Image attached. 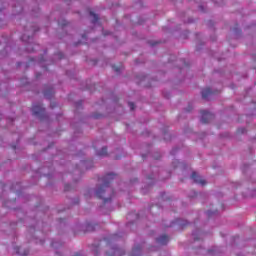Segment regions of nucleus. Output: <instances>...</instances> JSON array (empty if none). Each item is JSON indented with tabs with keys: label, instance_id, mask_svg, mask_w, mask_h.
Returning a JSON list of instances; mask_svg holds the SVG:
<instances>
[{
	"label": "nucleus",
	"instance_id": "f257e3e1",
	"mask_svg": "<svg viewBox=\"0 0 256 256\" xmlns=\"http://www.w3.org/2000/svg\"><path fill=\"white\" fill-rule=\"evenodd\" d=\"M116 175L113 173L107 174L103 178H100V181L102 182V185H100L96 189V197L98 199H104V203H109L111 199L113 198V195H115V190L111 188V181L115 179Z\"/></svg>",
	"mask_w": 256,
	"mask_h": 256
},
{
	"label": "nucleus",
	"instance_id": "f03ea898",
	"mask_svg": "<svg viewBox=\"0 0 256 256\" xmlns=\"http://www.w3.org/2000/svg\"><path fill=\"white\" fill-rule=\"evenodd\" d=\"M32 113L33 115H37L38 117H41L45 115V108H43L42 104H35L32 106Z\"/></svg>",
	"mask_w": 256,
	"mask_h": 256
},
{
	"label": "nucleus",
	"instance_id": "7ed1b4c3",
	"mask_svg": "<svg viewBox=\"0 0 256 256\" xmlns=\"http://www.w3.org/2000/svg\"><path fill=\"white\" fill-rule=\"evenodd\" d=\"M201 113V123H209V121H211V119H213V114H211L209 111L207 110H202L200 111Z\"/></svg>",
	"mask_w": 256,
	"mask_h": 256
},
{
	"label": "nucleus",
	"instance_id": "20e7f679",
	"mask_svg": "<svg viewBox=\"0 0 256 256\" xmlns=\"http://www.w3.org/2000/svg\"><path fill=\"white\" fill-rule=\"evenodd\" d=\"M191 179H193L194 183H198L199 185H207V182L201 179V176H199L197 172H192Z\"/></svg>",
	"mask_w": 256,
	"mask_h": 256
},
{
	"label": "nucleus",
	"instance_id": "39448f33",
	"mask_svg": "<svg viewBox=\"0 0 256 256\" xmlns=\"http://www.w3.org/2000/svg\"><path fill=\"white\" fill-rule=\"evenodd\" d=\"M217 92L211 90V88H204L201 92L202 99H207L211 95H215Z\"/></svg>",
	"mask_w": 256,
	"mask_h": 256
},
{
	"label": "nucleus",
	"instance_id": "423d86ee",
	"mask_svg": "<svg viewBox=\"0 0 256 256\" xmlns=\"http://www.w3.org/2000/svg\"><path fill=\"white\" fill-rule=\"evenodd\" d=\"M156 242L159 243V245H167V243H169V236L162 235L156 239Z\"/></svg>",
	"mask_w": 256,
	"mask_h": 256
},
{
	"label": "nucleus",
	"instance_id": "0eeeda50",
	"mask_svg": "<svg viewBox=\"0 0 256 256\" xmlns=\"http://www.w3.org/2000/svg\"><path fill=\"white\" fill-rule=\"evenodd\" d=\"M53 95H55V90H53L52 87H50L44 91V97H46V99H51V97H53Z\"/></svg>",
	"mask_w": 256,
	"mask_h": 256
},
{
	"label": "nucleus",
	"instance_id": "6e6552de",
	"mask_svg": "<svg viewBox=\"0 0 256 256\" xmlns=\"http://www.w3.org/2000/svg\"><path fill=\"white\" fill-rule=\"evenodd\" d=\"M98 157H107V147H103L97 152Z\"/></svg>",
	"mask_w": 256,
	"mask_h": 256
},
{
	"label": "nucleus",
	"instance_id": "1a4fd4ad",
	"mask_svg": "<svg viewBox=\"0 0 256 256\" xmlns=\"http://www.w3.org/2000/svg\"><path fill=\"white\" fill-rule=\"evenodd\" d=\"M90 16L93 17L92 23H97V21H99V16L93 11H90Z\"/></svg>",
	"mask_w": 256,
	"mask_h": 256
},
{
	"label": "nucleus",
	"instance_id": "9d476101",
	"mask_svg": "<svg viewBox=\"0 0 256 256\" xmlns=\"http://www.w3.org/2000/svg\"><path fill=\"white\" fill-rule=\"evenodd\" d=\"M128 105H129L131 111H135V103L129 102Z\"/></svg>",
	"mask_w": 256,
	"mask_h": 256
},
{
	"label": "nucleus",
	"instance_id": "9b49d317",
	"mask_svg": "<svg viewBox=\"0 0 256 256\" xmlns=\"http://www.w3.org/2000/svg\"><path fill=\"white\" fill-rule=\"evenodd\" d=\"M112 69L115 71V73H119V71H121V67L118 66H112Z\"/></svg>",
	"mask_w": 256,
	"mask_h": 256
},
{
	"label": "nucleus",
	"instance_id": "f8f14e48",
	"mask_svg": "<svg viewBox=\"0 0 256 256\" xmlns=\"http://www.w3.org/2000/svg\"><path fill=\"white\" fill-rule=\"evenodd\" d=\"M64 191H71V185L66 184V185L64 186Z\"/></svg>",
	"mask_w": 256,
	"mask_h": 256
},
{
	"label": "nucleus",
	"instance_id": "ddd939ff",
	"mask_svg": "<svg viewBox=\"0 0 256 256\" xmlns=\"http://www.w3.org/2000/svg\"><path fill=\"white\" fill-rule=\"evenodd\" d=\"M245 131H247L245 128L238 129V133H245Z\"/></svg>",
	"mask_w": 256,
	"mask_h": 256
},
{
	"label": "nucleus",
	"instance_id": "4468645a",
	"mask_svg": "<svg viewBox=\"0 0 256 256\" xmlns=\"http://www.w3.org/2000/svg\"><path fill=\"white\" fill-rule=\"evenodd\" d=\"M15 251H16L17 255H19V253H20V252H19V247H16V248H15Z\"/></svg>",
	"mask_w": 256,
	"mask_h": 256
},
{
	"label": "nucleus",
	"instance_id": "2eb2a0df",
	"mask_svg": "<svg viewBox=\"0 0 256 256\" xmlns=\"http://www.w3.org/2000/svg\"><path fill=\"white\" fill-rule=\"evenodd\" d=\"M211 214H212V212H211V211H207V215H208V217H211Z\"/></svg>",
	"mask_w": 256,
	"mask_h": 256
},
{
	"label": "nucleus",
	"instance_id": "dca6fc26",
	"mask_svg": "<svg viewBox=\"0 0 256 256\" xmlns=\"http://www.w3.org/2000/svg\"><path fill=\"white\" fill-rule=\"evenodd\" d=\"M23 255H24V256L29 255V251H25Z\"/></svg>",
	"mask_w": 256,
	"mask_h": 256
},
{
	"label": "nucleus",
	"instance_id": "f3484780",
	"mask_svg": "<svg viewBox=\"0 0 256 256\" xmlns=\"http://www.w3.org/2000/svg\"><path fill=\"white\" fill-rule=\"evenodd\" d=\"M99 115H94V119H99Z\"/></svg>",
	"mask_w": 256,
	"mask_h": 256
},
{
	"label": "nucleus",
	"instance_id": "a211bd4d",
	"mask_svg": "<svg viewBox=\"0 0 256 256\" xmlns=\"http://www.w3.org/2000/svg\"><path fill=\"white\" fill-rule=\"evenodd\" d=\"M22 41H27V39H25V36H22Z\"/></svg>",
	"mask_w": 256,
	"mask_h": 256
},
{
	"label": "nucleus",
	"instance_id": "6ab92c4d",
	"mask_svg": "<svg viewBox=\"0 0 256 256\" xmlns=\"http://www.w3.org/2000/svg\"><path fill=\"white\" fill-rule=\"evenodd\" d=\"M55 256H61V254L59 252H56V255Z\"/></svg>",
	"mask_w": 256,
	"mask_h": 256
},
{
	"label": "nucleus",
	"instance_id": "aec40b11",
	"mask_svg": "<svg viewBox=\"0 0 256 256\" xmlns=\"http://www.w3.org/2000/svg\"><path fill=\"white\" fill-rule=\"evenodd\" d=\"M115 159H121V156H116Z\"/></svg>",
	"mask_w": 256,
	"mask_h": 256
},
{
	"label": "nucleus",
	"instance_id": "412c9836",
	"mask_svg": "<svg viewBox=\"0 0 256 256\" xmlns=\"http://www.w3.org/2000/svg\"><path fill=\"white\" fill-rule=\"evenodd\" d=\"M107 256H114V255H110L109 252L106 253Z\"/></svg>",
	"mask_w": 256,
	"mask_h": 256
},
{
	"label": "nucleus",
	"instance_id": "4be33fe9",
	"mask_svg": "<svg viewBox=\"0 0 256 256\" xmlns=\"http://www.w3.org/2000/svg\"><path fill=\"white\" fill-rule=\"evenodd\" d=\"M62 25H63V26L67 25V22L63 23Z\"/></svg>",
	"mask_w": 256,
	"mask_h": 256
},
{
	"label": "nucleus",
	"instance_id": "5701e85b",
	"mask_svg": "<svg viewBox=\"0 0 256 256\" xmlns=\"http://www.w3.org/2000/svg\"><path fill=\"white\" fill-rule=\"evenodd\" d=\"M36 78L39 79V74L36 75Z\"/></svg>",
	"mask_w": 256,
	"mask_h": 256
},
{
	"label": "nucleus",
	"instance_id": "b1692460",
	"mask_svg": "<svg viewBox=\"0 0 256 256\" xmlns=\"http://www.w3.org/2000/svg\"><path fill=\"white\" fill-rule=\"evenodd\" d=\"M52 247H55V244H54V243H52Z\"/></svg>",
	"mask_w": 256,
	"mask_h": 256
},
{
	"label": "nucleus",
	"instance_id": "393cba45",
	"mask_svg": "<svg viewBox=\"0 0 256 256\" xmlns=\"http://www.w3.org/2000/svg\"><path fill=\"white\" fill-rule=\"evenodd\" d=\"M78 105H81V102H78Z\"/></svg>",
	"mask_w": 256,
	"mask_h": 256
}]
</instances>
